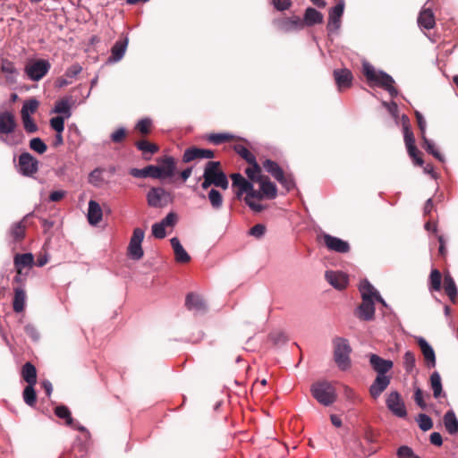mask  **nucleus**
Masks as SVG:
<instances>
[{"label":"nucleus","mask_w":458,"mask_h":458,"mask_svg":"<svg viewBox=\"0 0 458 458\" xmlns=\"http://www.w3.org/2000/svg\"><path fill=\"white\" fill-rule=\"evenodd\" d=\"M202 177L201 188L203 190H208L212 185L222 190L228 189L229 182L218 161H208L205 165Z\"/></svg>","instance_id":"obj_1"},{"label":"nucleus","mask_w":458,"mask_h":458,"mask_svg":"<svg viewBox=\"0 0 458 458\" xmlns=\"http://www.w3.org/2000/svg\"><path fill=\"white\" fill-rule=\"evenodd\" d=\"M362 73L369 85H377L386 90L392 97L397 95V89L394 87V81L383 71H377L369 63H363Z\"/></svg>","instance_id":"obj_2"},{"label":"nucleus","mask_w":458,"mask_h":458,"mask_svg":"<svg viewBox=\"0 0 458 458\" xmlns=\"http://www.w3.org/2000/svg\"><path fill=\"white\" fill-rule=\"evenodd\" d=\"M310 392L312 396L324 406H329L336 401L335 388L327 381L313 383Z\"/></svg>","instance_id":"obj_3"},{"label":"nucleus","mask_w":458,"mask_h":458,"mask_svg":"<svg viewBox=\"0 0 458 458\" xmlns=\"http://www.w3.org/2000/svg\"><path fill=\"white\" fill-rule=\"evenodd\" d=\"M334 360L341 370H346L351 367L350 354L352 347L345 338L336 337L333 340Z\"/></svg>","instance_id":"obj_4"},{"label":"nucleus","mask_w":458,"mask_h":458,"mask_svg":"<svg viewBox=\"0 0 458 458\" xmlns=\"http://www.w3.org/2000/svg\"><path fill=\"white\" fill-rule=\"evenodd\" d=\"M173 195L162 187H152L147 193V202L151 208H162L173 202Z\"/></svg>","instance_id":"obj_5"},{"label":"nucleus","mask_w":458,"mask_h":458,"mask_svg":"<svg viewBox=\"0 0 458 458\" xmlns=\"http://www.w3.org/2000/svg\"><path fill=\"white\" fill-rule=\"evenodd\" d=\"M51 68L50 63L46 59H35L25 66L26 75L33 81H38L45 77Z\"/></svg>","instance_id":"obj_6"},{"label":"nucleus","mask_w":458,"mask_h":458,"mask_svg":"<svg viewBox=\"0 0 458 458\" xmlns=\"http://www.w3.org/2000/svg\"><path fill=\"white\" fill-rule=\"evenodd\" d=\"M17 128L15 115L10 111L0 113V139L4 143L11 145V141L7 139L9 134L14 132Z\"/></svg>","instance_id":"obj_7"},{"label":"nucleus","mask_w":458,"mask_h":458,"mask_svg":"<svg viewBox=\"0 0 458 458\" xmlns=\"http://www.w3.org/2000/svg\"><path fill=\"white\" fill-rule=\"evenodd\" d=\"M273 25L281 32L289 33L302 30L301 19L297 15L279 17L273 20Z\"/></svg>","instance_id":"obj_8"},{"label":"nucleus","mask_w":458,"mask_h":458,"mask_svg":"<svg viewBox=\"0 0 458 458\" xmlns=\"http://www.w3.org/2000/svg\"><path fill=\"white\" fill-rule=\"evenodd\" d=\"M386 404L387 409L396 417L405 418L407 411L401 394L393 391L386 396Z\"/></svg>","instance_id":"obj_9"},{"label":"nucleus","mask_w":458,"mask_h":458,"mask_svg":"<svg viewBox=\"0 0 458 458\" xmlns=\"http://www.w3.org/2000/svg\"><path fill=\"white\" fill-rule=\"evenodd\" d=\"M19 171L25 176H32L38 170V161L30 153H21L19 157Z\"/></svg>","instance_id":"obj_10"},{"label":"nucleus","mask_w":458,"mask_h":458,"mask_svg":"<svg viewBox=\"0 0 458 458\" xmlns=\"http://www.w3.org/2000/svg\"><path fill=\"white\" fill-rule=\"evenodd\" d=\"M143 239L144 231L140 228H135L128 247V253L132 259L139 260L143 257L144 252L141 248Z\"/></svg>","instance_id":"obj_11"},{"label":"nucleus","mask_w":458,"mask_h":458,"mask_svg":"<svg viewBox=\"0 0 458 458\" xmlns=\"http://www.w3.org/2000/svg\"><path fill=\"white\" fill-rule=\"evenodd\" d=\"M319 238L322 239L323 243L329 250L339 253H347L350 250L349 243L340 238L332 236L328 233H323Z\"/></svg>","instance_id":"obj_12"},{"label":"nucleus","mask_w":458,"mask_h":458,"mask_svg":"<svg viewBox=\"0 0 458 458\" xmlns=\"http://www.w3.org/2000/svg\"><path fill=\"white\" fill-rule=\"evenodd\" d=\"M215 157L214 151L211 149L199 148L191 147L185 149L182 161L184 163L191 162L195 159H211Z\"/></svg>","instance_id":"obj_13"},{"label":"nucleus","mask_w":458,"mask_h":458,"mask_svg":"<svg viewBox=\"0 0 458 458\" xmlns=\"http://www.w3.org/2000/svg\"><path fill=\"white\" fill-rule=\"evenodd\" d=\"M333 76L339 91L351 88L353 76L349 69H335L333 72Z\"/></svg>","instance_id":"obj_14"},{"label":"nucleus","mask_w":458,"mask_h":458,"mask_svg":"<svg viewBox=\"0 0 458 458\" xmlns=\"http://www.w3.org/2000/svg\"><path fill=\"white\" fill-rule=\"evenodd\" d=\"M344 2L339 1L335 6L329 11L327 30L330 31L336 30L341 26V18L344 13Z\"/></svg>","instance_id":"obj_15"},{"label":"nucleus","mask_w":458,"mask_h":458,"mask_svg":"<svg viewBox=\"0 0 458 458\" xmlns=\"http://www.w3.org/2000/svg\"><path fill=\"white\" fill-rule=\"evenodd\" d=\"M391 377L386 375H377L374 382L369 387V394L372 398L377 399L387 388Z\"/></svg>","instance_id":"obj_16"},{"label":"nucleus","mask_w":458,"mask_h":458,"mask_svg":"<svg viewBox=\"0 0 458 458\" xmlns=\"http://www.w3.org/2000/svg\"><path fill=\"white\" fill-rule=\"evenodd\" d=\"M35 264L34 256L31 253L16 254L13 258V265L16 274H22L25 268L30 269Z\"/></svg>","instance_id":"obj_17"},{"label":"nucleus","mask_w":458,"mask_h":458,"mask_svg":"<svg viewBox=\"0 0 458 458\" xmlns=\"http://www.w3.org/2000/svg\"><path fill=\"white\" fill-rule=\"evenodd\" d=\"M375 301L362 299L357 310V317L365 321L372 320L375 316Z\"/></svg>","instance_id":"obj_18"},{"label":"nucleus","mask_w":458,"mask_h":458,"mask_svg":"<svg viewBox=\"0 0 458 458\" xmlns=\"http://www.w3.org/2000/svg\"><path fill=\"white\" fill-rule=\"evenodd\" d=\"M325 277L327 281L337 290H343L348 284L347 276L340 271H327Z\"/></svg>","instance_id":"obj_19"},{"label":"nucleus","mask_w":458,"mask_h":458,"mask_svg":"<svg viewBox=\"0 0 458 458\" xmlns=\"http://www.w3.org/2000/svg\"><path fill=\"white\" fill-rule=\"evenodd\" d=\"M369 363L377 375H386L393 368V361L385 360L377 354L369 356Z\"/></svg>","instance_id":"obj_20"},{"label":"nucleus","mask_w":458,"mask_h":458,"mask_svg":"<svg viewBox=\"0 0 458 458\" xmlns=\"http://www.w3.org/2000/svg\"><path fill=\"white\" fill-rule=\"evenodd\" d=\"M359 290L360 292L361 299L376 300L385 305L383 298L368 280L365 279L360 282Z\"/></svg>","instance_id":"obj_21"},{"label":"nucleus","mask_w":458,"mask_h":458,"mask_svg":"<svg viewBox=\"0 0 458 458\" xmlns=\"http://www.w3.org/2000/svg\"><path fill=\"white\" fill-rule=\"evenodd\" d=\"M257 182L260 184V190L265 198L274 199L277 195L276 185L267 176L259 175Z\"/></svg>","instance_id":"obj_22"},{"label":"nucleus","mask_w":458,"mask_h":458,"mask_svg":"<svg viewBox=\"0 0 458 458\" xmlns=\"http://www.w3.org/2000/svg\"><path fill=\"white\" fill-rule=\"evenodd\" d=\"M233 181V186L237 187L236 198L241 199L243 193H248L249 191L252 190V183L246 180L240 174H233L231 175Z\"/></svg>","instance_id":"obj_23"},{"label":"nucleus","mask_w":458,"mask_h":458,"mask_svg":"<svg viewBox=\"0 0 458 458\" xmlns=\"http://www.w3.org/2000/svg\"><path fill=\"white\" fill-rule=\"evenodd\" d=\"M417 343L423 354L427 366L429 368H434L436 366V354L433 348L424 338L420 337Z\"/></svg>","instance_id":"obj_24"},{"label":"nucleus","mask_w":458,"mask_h":458,"mask_svg":"<svg viewBox=\"0 0 458 458\" xmlns=\"http://www.w3.org/2000/svg\"><path fill=\"white\" fill-rule=\"evenodd\" d=\"M323 14L312 7H308L305 10L304 17L301 20L302 22V29H304L305 26H313L315 24H320L323 22Z\"/></svg>","instance_id":"obj_25"},{"label":"nucleus","mask_w":458,"mask_h":458,"mask_svg":"<svg viewBox=\"0 0 458 458\" xmlns=\"http://www.w3.org/2000/svg\"><path fill=\"white\" fill-rule=\"evenodd\" d=\"M130 174L135 178H147L151 177L160 179L159 170L157 165H149L142 169L131 168Z\"/></svg>","instance_id":"obj_26"},{"label":"nucleus","mask_w":458,"mask_h":458,"mask_svg":"<svg viewBox=\"0 0 458 458\" xmlns=\"http://www.w3.org/2000/svg\"><path fill=\"white\" fill-rule=\"evenodd\" d=\"M185 306L189 310H195L197 312H203L207 309L204 300L199 295L193 293L187 294Z\"/></svg>","instance_id":"obj_27"},{"label":"nucleus","mask_w":458,"mask_h":458,"mask_svg":"<svg viewBox=\"0 0 458 458\" xmlns=\"http://www.w3.org/2000/svg\"><path fill=\"white\" fill-rule=\"evenodd\" d=\"M263 198L265 197L261 190L257 191L252 187V190L249 191L247 195L245 196L244 201L254 212H261L264 209V206L255 202L254 199L260 200Z\"/></svg>","instance_id":"obj_28"},{"label":"nucleus","mask_w":458,"mask_h":458,"mask_svg":"<svg viewBox=\"0 0 458 458\" xmlns=\"http://www.w3.org/2000/svg\"><path fill=\"white\" fill-rule=\"evenodd\" d=\"M13 309L14 312L21 313L24 310L26 303V292L21 286H16L13 288Z\"/></svg>","instance_id":"obj_29"},{"label":"nucleus","mask_w":458,"mask_h":458,"mask_svg":"<svg viewBox=\"0 0 458 458\" xmlns=\"http://www.w3.org/2000/svg\"><path fill=\"white\" fill-rule=\"evenodd\" d=\"M159 170L160 179L172 177L175 172V160L172 157H165L161 160V165H157Z\"/></svg>","instance_id":"obj_30"},{"label":"nucleus","mask_w":458,"mask_h":458,"mask_svg":"<svg viewBox=\"0 0 458 458\" xmlns=\"http://www.w3.org/2000/svg\"><path fill=\"white\" fill-rule=\"evenodd\" d=\"M102 216L103 211L100 205L97 201L90 199L88 208L89 223L92 225H96L102 220Z\"/></svg>","instance_id":"obj_31"},{"label":"nucleus","mask_w":458,"mask_h":458,"mask_svg":"<svg viewBox=\"0 0 458 458\" xmlns=\"http://www.w3.org/2000/svg\"><path fill=\"white\" fill-rule=\"evenodd\" d=\"M174 252L175 260L178 263H188L191 260L190 255L184 250L178 238L174 237L170 240Z\"/></svg>","instance_id":"obj_32"},{"label":"nucleus","mask_w":458,"mask_h":458,"mask_svg":"<svg viewBox=\"0 0 458 458\" xmlns=\"http://www.w3.org/2000/svg\"><path fill=\"white\" fill-rule=\"evenodd\" d=\"M136 148L141 151L144 159L149 160L151 156L157 153L159 147L146 140H140L135 142Z\"/></svg>","instance_id":"obj_33"},{"label":"nucleus","mask_w":458,"mask_h":458,"mask_svg":"<svg viewBox=\"0 0 458 458\" xmlns=\"http://www.w3.org/2000/svg\"><path fill=\"white\" fill-rule=\"evenodd\" d=\"M24 220L25 219L16 222L13 224L10 227L9 235L14 242H20L25 238L26 225L24 223Z\"/></svg>","instance_id":"obj_34"},{"label":"nucleus","mask_w":458,"mask_h":458,"mask_svg":"<svg viewBox=\"0 0 458 458\" xmlns=\"http://www.w3.org/2000/svg\"><path fill=\"white\" fill-rule=\"evenodd\" d=\"M443 422L446 431L450 435H455L458 433V420L453 410H449L445 412L443 417Z\"/></svg>","instance_id":"obj_35"},{"label":"nucleus","mask_w":458,"mask_h":458,"mask_svg":"<svg viewBox=\"0 0 458 458\" xmlns=\"http://www.w3.org/2000/svg\"><path fill=\"white\" fill-rule=\"evenodd\" d=\"M128 46V38H124L123 39L117 40L111 49V56L110 59L114 62L120 61L126 51Z\"/></svg>","instance_id":"obj_36"},{"label":"nucleus","mask_w":458,"mask_h":458,"mask_svg":"<svg viewBox=\"0 0 458 458\" xmlns=\"http://www.w3.org/2000/svg\"><path fill=\"white\" fill-rule=\"evenodd\" d=\"M418 23L427 30L432 29L436 24L433 12L430 9H423L419 14Z\"/></svg>","instance_id":"obj_37"},{"label":"nucleus","mask_w":458,"mask_h":458,"mask_svg":"<svg viewBox=\"0 0 458 458\" xmlns=\"http://www.w3.org/2000/svg\"><path fill=\"white\" fill-rule=\"evenodd\" d=\"M21 377L28 385H36L37 383V369L31 362H26L21 368Z\"/></svg>","instance_id":"obj_38"},{"label":"nucleus","mask_w":458,"mask_h":458,"mask_svg":"<svg viewBox=\"0 0 458 458\" xmlns=\"http://www.w3.org/2000/svg\"><path fill=\"white\" fill-rule=\"evenodd\" d=\"M444 289L450 301L455 303L458 292L454 283V280L449 274H445L444 277Z\"/></svg>","instance_id":"obj_39"},{"label":"nucleus","mask_w":458,"mask_h":458,"mask_svg":"<svg viewBox=\"0 0 458 458\" xmlns=\"http://www.w3.org/2000/svg\"><path fill=\"white\" fill-rule=\"evenodd\" d=\"M263 168L269 173L275 179L282 177L283 169L278 164L273 160L266 159L263 164Z\"/></svg>","instance_id":"obj_40"},{"label":"nucleus","mask_w":458,"mask_h":458,"mask_svg":"<svg viewBox=\"0 0 458 458\" xmlns=\"http://www.w3.org/2000/svg\"><path fill=\"white\" fill-rule=\"evenodd\" d=\"M208 198L214 209L218 210L223 207L224 199L219 191L211 189L208 194Z\"/></svg>","instance_id":"obj_41"},{"label":"nucleus","mask_w":458,"mask_h":458,"mask_svg":"<svg viewBox=\"0 0 458 458\" xmlns=\"http://www.w3.org/2000/svg\"><path fill=\"white\" fill-rule=\"evenodd\" d=\"M430 386L433 390V395L435 398H438L443 391L441 377L438 372L435 371L430 376Z\"/></svg>","instance_id":"obj_42"},{"label":"nucleus","mask_w":458,"mask_h":458,"mask_svg":"<svg viewBox=\"0 0 458 458\" xmlns=\"http://www.w3.org/2000/svg\"><path fill=\"white\" fill-rule=\"evenodd\" d=\"M422 139V147L426 149L427 152L431 154L435 158L443 162L444 157L443 155L436 148L434 143L430 141L426 135L421 136Z\"/></svg>","instance_id":"obj_43"},{"label":"nucleus","mask_w":458,"mask_h":458,"mask_svg":"<svg viewBox=\"0 0 458 458\" xmlns=\"http://www.w3.org/2000/svg\"><path fill=\"white\" fill-rule=\"evenodd\" d=\"M207 139L211 143L219 145L224 142L232 141L235 139V137L230 133H211L208 136Z\"/></svg>","instance_id":"obj_44"},{"label":"nucleus","mask_w":458,"mask_h":458,"mask_svg":"<svg viewBox=\"0 0 458 458\" xmlns=\"http://www.w3.org/2000/svg\"><path fill=\"white\" fill-rule=\"evenodd\" d=\"M55 414L61 419H64L66 425H68V426L73 425V419H72L71 411L67 406H65V405L56 406L55 409Z\"/></svg>","instance_id":"obj_45"},{"label":"nucleus","mask_w":458,"mask_h":458,"mask_svg":"<svg viewBox=\"0 0 458 458\" xmlns=\"http://www.w3.org/2000/svg\"><path fill=\"white\" fill-rule=\"evenodd\" d=\"M233 149L247 163H254L255 156L242 144H235Z\"/></svg>","instance_id":"obj_46"},{"label":"nucleus","mask_w":458,"mask_h":458,"mask_svg":"<svg viewBox=\"0 0 458 458\" xmlns=\"http://www.w3.org/2000/svg\"><path fill=\"white\" fill-rule=\"evenodd\" d=\"M34 386L35 385H28L23 390L24 402L31 407L37 403V394Z\"/></svg>","instance_id":"obj_47"},{"label":"nucleus","mask_w":458,"mask_h":458,"mask_svg":"<svg viewBox=\"0 0 458 458\" xmlns=\"http://www.w3.org/2000/svg\"><path fill=\"white\" fill-rule=\"evenodd\" d=\"M442 282V275L439 270L432 269L429 276V287L432 291H440Z\"/></svg>","instance_id":"obj_48"},{"label":"nucleus","mask_w":458,"mask_h":458,"mask_svg":"<svg viewBox=\"0 0 458 458\" xmlns=\"http://www.w3.org/2000/svg\"><path fill=\"white\" fill-rule=\"evenodd\" d=\"M38 105H39L38 101L35 98H30L29 100H26L22 105V107L21 110V115H24V114L30 115L31 114H34L37 111Z\"/></svg>","instance_id":"obj_49"},{"label":"nucleus","mask_w":458,"mask_h":458,"mask_svg":"<svg viewBox=\"0 0 458 458\" xmlns=\"http://www.w3.org/2000/svg\"><path fill=\"white\" fill-rule=\"evenodd\" d=\"M151 129L152 120L150 118H143L140 120L135 126V130L144 136L149 134L151 132Z\"/></svg>","instance_id":"obj_50"},{"label":"nucleus","mask_w":458,"mask_h":458,"mask_svg":"<svg viewBox=\"0 0 458 458\" xmlns=\"http://www.w3.org/2000/svg\"><path fill=\"white\" fill-rule=\"evenodd\" d=\"M71 106L69 104V101L67 99H61L57 101L55 105L54 113L56 114H63L65 115L66 118L70 117L71 115Z\"/></svg>","instance_id":"obj_51"},{"label":"nucleus","mask_w":458,"mask_h":458,"mask_svg":"<svg viewBox=\"0 0 458 458\" xmlns=\"http://www.w3.org/2000/svg\"><path fill=\"white\" fill-rule=\"evenodd\" d=\"M248 164L250 165V166L246 169L245 173L250 180H251L252 182H257V178L259 177V175H262L261 167L257 163L256 158L254 159V163Z\"/></svg>","instance_id":"obj_52"},{"label":"nucleus","mask_w":458,"mask_h":458,"mask_svg":"<svg viewBox=\"0 0 458 458\" xmlns=\"http://www.w3.org/2000/svg\"><path fill=\"white\" fill-rule=\"evenodd\" d=\"M21 116L24 130L28 133H34V132L38 131V127L36 124V123L34 122V120L31 118L30 115L24 114V115H21Z\"/></svg>","instance_id":"obj_53"},{"label":"nucleus","mask_w":458,"mask_h":458,"mask_svg":"<svg viewBox=\"0 0 458 458\" xmlns=\"http://www.w3.org/2000/svg\"><path fill=\"white\" fill-rule=\"evenodd\" d=\"M30 148L38 154H43L47 149V145L40 138H33L30 140Z\"/></svg>","instance_id":"obj_54"},{"label":"nucleus","mask_w":458,"mask_h":458,"mask_svg":"<svg viewBox=\"0 0 458 458\" xmlns=\"http://www.w3.org/2000/svg\"><path fill=\"white\" fill-rule=\"evenodd\" d=\"M417 421L420 428L423 431H428L433 428V421L431 418L426 414H420Z\"/></svg>","instance_id":"obj_55"},{"label":"nucleus","mask_w":458,"mask_h":458,"mask_svg":"<svg viewBox=\"0 0 458 458\" xmlns=\"http://www.w3.org/2000/svg\"><path fill=\"white\" fill-rule=\"evenodd\" d=\"M404 142L406 148H410L411 151L415 148V138L413 132L410 130L408 125H404Z\"/></svg>","instance_id":"obj_56"},{"label":"nucleus","mask_w":458,"mask_h":458,"mask_svg":"<svg viewBox=\"0 0 458 458\" xmlns=\"http://www.w3.org/2000/svg\"><path fill=\"white\" fill-rule=\"evenodd\" d=\"M276 180L279 182L287 191L293 190L295 186L293 176L291 174H285L284 172L282 173V177H278Z\"/></svg>","instance_id":"obj_57"},{"label":"nucleus","mask_w":458,"mask_h":458,"mask_svg":"<svg viewBox=\"0 0 458 458\" xmlns=\"http://www.w3.org/2000/svg\"><path fill=\"white\" fill-rule=\"evenodd\" d=\"M409 157L412 159L414 165L422 166L424 164V160L422 159V153L415 146L413 150L411 151L410 148L407 149Z\"/></svg>","instance_id":"obj_58"},{"label":"nucleus","mask_w":458,"mask_h":458,"mask_svg":"<svg viewBox=\"0 0 458 458\" xmlns=\"http://www.w3.org/2000/svg\"><path fill=\"white\" fill-rule=\"evenodd\" d=\"M127 135L128 132L126 129L119 128L111 134L110 138L114 143H122L123 141H124Z\"/></svg>","instance_id":"obj_59"},{"label":"nucleus","mask_w":458,"mask_h":458,"mask_svg":"<svg viewBox=\"0 0 458 458\" xmlns=\"http://www.w3.org/2000/svg\"><path fill=\"white\" fill-rule=\"evenodd\" d=\"M50 126L56 132H63L64 130V118L62 116H55L51 118Z\"/></svg>","instance_id":"obj_60"},{"label":"nucleus","mask_w":458,"mask_h":458,"mask_svg":"<svg viewBox=\"0 0 458 458\" xmlns=\"http://www.w3.org/2000/svg\"><path fill=\"white\" fill-rule=\"evenodd\" d=\"M403 360H404L405 369L408 372H411L413 369V368L415 367V362H416L414 353L411 352H409V351L406 352L404 353Z\"/></svg>","instance_id":"obj_61"},{"label":"nucleus","mask_w":458,"mask_h":458,"mask_svg":"<svg viewBox=\"0 0 458 458\" xmlns=\"http://www.w3.org/2000/svg\"><path fill=\"white\" fill-rule=\"evenodd\" d=\"M165 228L161 222L156 223L152 225V234L157 239H164L166 235Z\"/></svg>","instance_id":"obj_62"},{"label":"nucleus","mask_w":458,"mask_h":458,"mask_svg":"<svg viewBox=\"0 0 458 458\" xmlns=\"http://www.w3.org/2000/svg\"><path fill=\"white\" fill-rule=\"evenodd\" d=\"M1 71L6 74H17L14 64L7 59L2 60Z\"/></svg>","instance_id":"obj_63"},{"label":"nucleus","mask_w":458,"mask_h":458,"mask_svg":"<svg viewBox=\"0 0 458 458\" xmlns=\"http://www.w3.org/2000/svg\"><path fill=\"white\" fill-rule=\"evenodd\" d=\"M397 455L399 458H420L415 455L411 448L403 445L397 451Z\"/></svg>","instance_id":"obj_64"}]
</instances>
